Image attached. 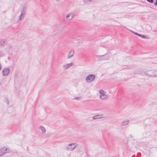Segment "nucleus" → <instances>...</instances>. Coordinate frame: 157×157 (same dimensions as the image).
Instances as JSON below:
<instances>
[{"mask_svg":"<svg viewBox=\"0 0 157 157\" xmlns=\"http://www.w3.org/2000/svg\"><path fill=\"white\" fill-rule=\"evenodd\" d=\"M2 55H3L2 52V51H0V57L2 56Z\"/></svg>","mask_w":157,"mask_h":157,"instance_id":"22","label":"nucleus"},{"mask_svg":"<svg viewBox=\"0 0 157 157\" xmlns=\"http://www.w3.org/2000/svg\"><path fill=\"white\" fill-rule=\"evenodd\" d=\"M23 15V14H22L21 13L20 15L19 16V17H20L19 18V20H20L21 19V17H22Z\"/></svg>","mask_w":157,"mask_h":157,"instance_id":"21","label":"nucleus"},{"mask_svg":"<svg viewBox=\"0 0 157 157\" xmlns=\"http://www.w3.org/2000/svg\"><path fill=\"white\" fill-rule=\"evenodd\" d=\"M74 17V15H73L69 14L66 16V18L67 20H68L72 19Z\"/></svg>","mask_w":157,"mask_h":157,"instance_id":"12","label":"nucleus"},{"mask_svg":"<svg viewBox=\"0 0 157 157\" xmlns=\"http://www.w3.org/2000/svg\"><path fill=\"white\" fill-rule=\"evenodd\" d=\"M10 70L9 68H6L2 71V74L4 76L7 75L10 73Z\"/></svg>","mask_w":157,"mask_h":157,"instance_id":"6","label":"nucleus"},{"mask_svg":"<svg viewBox=\"0 0 157 157\" xmlns=\"http://www.w3.org/2000/svg\"><path fill=\"white\" fill-rule=\"evenodd\" d=\"M6 40H0V44L2 46H3L5 45Z\"/></svg>","mask_w":157,"mask_h":157,"instance_id":"14","label":"nucleus"},{"mask_svg":"<svg viewBox=\"0 0 157 157\" xmlns=\"http://www.w3.org/2000/svg\"><path fill=\"white\" fill-rule=\"evenodd\" d=\"M96 56L99 61L108 60L109 58V55L107 54L102 56Z\"/></svg>","mask_w":157,"mask_h":157,"instance_id":"1","label":"nucleus"},{"mask_svg":"<svg viewBox=\"0 0 157 157\" xmlns=\"http://www.w3.org/2000/svg\"><path fill=\"white\" fill-rule=\"evenodd\" d=\"M81 99L80 97H76L74 98V99H75V100H79V99Z\"/></svg>","mask_w":157,"mask_h":157,"instance_id":"19","label":"nucleus"},{"mask_svg":"<svg viewBox=\"0 0 157 157\" xmlns=\"http://www.w3.org/2000/svg\"><path fill=\"white\" fill-rule=\"evenodd\" d=\"M134 34H135L136 35H137V36H139L143 38L147 39L148 38V37L147 36H145L144 35L140 34H138V33H134Z\"/></svg>","mask_w":157,"mask_h":157,"instance_id":"10","label":"nucleus"},{"mask_svg":"<svg viewBox=\"0 0 157 157\" xmlns=\"http://www.w3.org/2000/svg\"><path fill=\"white\" fill-rule=\"evenodd\" d=\"M129 121L128 120H126L124 121H123L121 124V125L122 126H125L128 124L129 123Z\"/></svg>","mask_w":157,"mask_h":157,"instance_id":"9","label":"nucleus"},{"mask_svg":"<svg viewBox=\"0 0 157 157\" xmlns=\"http://www.w3.org/2000/svg\"><path fill=\"white\" fill-rule=\"evenodd\" d=\"M92 118L94 120H95V119H99V118H101V117L100 115H96L95 116H93Z\"/></svg>","mask_w":157,"mask_h":157,"instance_id":"15","label":"nucleus"},{"mask_svg":"<svg viewBox=\"0 0 157 157\" xmlns=\"http://www.w3.org/2000/svg\"><path fill=\"white\" fill-rule=\"evenodd\" d=\"M151 71H150L149 72H145L144 74L147 76L153 77V74L151 72Z\"/></svg>","mask_w":157,"mask_h":157,"instance_id":"11","label":"nucleus"},{"mask_svg":"<svg viewBox=\"0 0 157 157\" xmlns=\"http://www.w3.org/2000/svg\"><path fill=\"white\" fill-rule=\"evenodd\" d=\"M151 72L153 74V77H157V70H152Z\"/></svg>","mask_w":157,"mask_h":157,"instance_id":"13","label":"nucleus"},{"mask_svg":"<svg viewBox=\"0 0 157 157\" xmlns=\"http://www.w3.org/2000/svg\"><path fill=\"white\" fill-rule=\"evenodd\" d=\"M26 13V10L25 9V7H23L21 11V14L24 15Z\"/></svg>","mask_w":157,"mask_h":157,"instance_id":"17","label":"nucleus"},{"mask_svg":"<svg viewBox=\"0 0 157 157\" xmlns=\"http://www.w3.org/2000/svg\"><path fill=\"white\" fill-rule=\"evenodd\" d=\"M4 101L5 102H6L7 105H8L9 104V101L7 98H5L4 99Z\"/></svg>","mask_w":157,"mask_h":157,"instance_id":"18","label":"nucleus"},{"mask_svg":"<svg viewBox=\"0 0 157 157\" xmlns=\"http://www.w3.org/2000/svg\"><path fill=\"white\" fill-rule=\"evenodd\" d=\"M77 144L76 143H71L69 144L66 147V149L68 151H72L77 147Z\"/></svg>","mask_w":157,"mask_h":157,"instance_id":"3","label":"nucleus"},{"mask_svg":"<svg viewBox=\"0 0 157 157\" xmlns=\"http://www.w3.org/2000/svg\"><path fill=\"white\" fill-rule=\"evenodd\" d=\"M10 150L5 147H3L0 149V156L4 155L5 153L9 152Z\"/></svg>","mask_w":157,"mask_h":157,"instance_id":"4","label":"nucleus"},{"mask_svg":"<svg viewBox=\"0 0 157 157\" xmlns=\"http://www.w3.org/2000/svg\"><path fill=\"white\" fill-rule=\"evenodd\" d=\"M156 1L157 2V0H156Z\"/></svg>","mask_w":157,"mask_h":157,"instance_id":"26","label":"nucleus"},{"mask_svg":"<svg viewBox=\"0 0 157 157\" xmlns=\"http://www.w3.org/2000/svg\"><path fill=\"white\" fill-rule=\"evenodd\" d=\"M39 128L41 129L42 133H44L46 132V130L44 127L43 126H41Z\"/></svg>","mask_w":157,"mask_h":157,"instance_id":"16","label":"nucleus"},{"mask_svg":"<svg viewBox=\"0 0 157 157\" xmlns=\"http://www.w3.org/2000/svg\"><path fill=\"white\" fill-rule=\"evenodd\" d=\"M99 93L101 94L100 96V98L102 99H105L107 97V95L105 94L104 91L103 90H101L99 91Z\"/></svg>","mask_w":157,"mask_h":157,"instance_id":"5","label":"nucleus"},{"mask_svg":"<svg viewBox=\"0 0 157 157\" xmlns=\"http://www.w3.org/2000/svg\"><path fill=\"white\" fill-rule=\"evenodd\" d=\"M95 76L94 74H90L86 77V80L87 83H90L95 78Z\"/></svg>","mask_w":157,"mask_h":157,"instance_id":"2","label":"nucleus"},{"mask_svg":"<svg viewBox=\"0 0 157 157\" xmlns=\"http://www.w3.org/2000/svg\"><path fill=\"white\" fill-rule=\"evenodd\" d=\"M154 4L155 5H157V2L156 1V2L155 3H154Z\"/></svg>","mask_w":157,"mask_h":157,"instance_id":"24","label":"nucleus"},{"mask_svg":"<svg viewBox=\"0 0 157 157\" xmlns=\"http://www.w3.org/2000/svg\"><path fill=\"white\" fill-rule=\"evenodd\" d=\"M73 65V63H70L67 64L65 65H64L63 66V67L65 69H67L72 66Z\"/></svg>","mask_w":157,"mask_h":157,"instance_id":"8","label":"nucleus"},{"mask_svg":"<svg viewBox=\"0 0 157 157\" xmlns=\"http://www.w3.org/2000/svg\"><path fill=\"white\" fill-rule=\"evenodd\" d=\"M75 50L74 49L71 50L69 52L67 56V58L69 59L72 57L74 55Z\"/></svg>","mask_w":157,"mask_h":157,"instance_id":"7","label":"nucleus"},{"mask_svg":"<svg viewBox=\"0 0 157 157\" xmlns=\"http://www.w3.org/2000/svg\"><path fill=\"white\" fill-rule=\"evenodd\" d=\"M148 2L150 3H152L153 2V0H147Z\"/></svg>","mask_w":157,"mask_h":157,"instance_id":"20","label":"nucleus"},{"mask_svg":"<svg viewBox=\"0 0 157 157\" xmlns=\"http://www.w3.org/2000/svg\"><path fill=\"white\" fill-rule=\"evenodd\" d=\"M130 136L132 138H133V136H132L131 135H130Z\"/></svg>","mask_w":157,"mask_h":157,"instance_id":"25","label":"nucleus"},{"mask_svg":"<svg viewBox=\"0 0 157 157\" xmlns=\"http://www.w3.org/2000/svg\"><path fill=\"white\" fill-rule=\"evenodd\" d=\"M84 0V2H87L90 1L91 0Z\"/></svg>","mask_w":157,"mask_h":157,"instance_id":"23","label":"nucleus"}]
</instances>
